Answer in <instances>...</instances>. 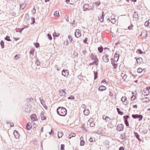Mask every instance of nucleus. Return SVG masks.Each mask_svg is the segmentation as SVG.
Returning <instances> with one entry per match:
<instances>
[{
	"mask_svg": "<svg viewBox=\"0 0 150 150\" xmlns=\"http://www.w3.org/2000/svg\"><path fill=\"white\" fill-rule=\"evenodd\" d=\"M57 114L59 115L64 116H65L67 113V110L66 109L63 107H59L57 109Z\"/></svg>",
	"mask_w": 150,
	"mask_h": 150,
	"instance_id": "obj_1",
	"label": "nucleus"
},
{
	"mask_svg": "<svg viewBox=\"0 0 150 150\" xmlns=\"http://www.w3.org/2000/svg\"><path fill=\"white\" fill-rule=\"evenodd\" d=\"M93 8V6H89V5L87 4H85L83 7V10L84 11L88 10H92Z\"/></svg>",
	"mask_w": 150,
	"mask_h": 150,
	"instance_id": "obj_2",
	"label": "nucleus"
},
{
	"mask_svg": "<svg viewBox=\"0 0 150 150\" xmlns=\"http://www.w3.org/2000/svg\"><path fill=\"white\" fill-rule=\"evenodd\" d=\"M92 59L93 61L92 62L89 64L90 65L95 64L96 66L98 65V59L96 57V56H94L92 58Z\"/></svg>",
	"mask_w": 150,
	"mask_h": 150,
	"instance_id": "obj_3",
	"label": "nucleus"
},
{
	"mask_svg": "<svg viewBox=\"0 0 150 150\" xmlns=\"http://www.w3.org/2000/svg\"><path fill=\"white\" fill-rule=\"evenodd\" d=\"M132 117L134 119L138 118L139 119V121H140L142 120L143 117L142 115H138V114L132 115Z\"/></svg>",
	"mask_w": 150,
	"mask_h": 150,
	"instance_id": "obj_4",
	"label": "nucleus"
},
{
	"mask_svg": "<svg viewBox=\"0 0 150 150\" xmlns=\"http://www.w3.org/2000/svg\"><path fill=\"white\" fill-rule=\"evenodd\" d=\"M129 117L128 115L125 116L123 117L125 124L127 127H129V125L128 121V119Z\"/></svg>",
	"mask_w": 150,
	"mask_h": 150,
	"instance_id": "obj_5",
	"label": "nucleus"
},
{
	"mask_svg": "<svg viewBox=\"0 0 150 150\" xmlns=\"http://www.w3.org/2000/svg\"><path fill=\"white\" fill-rule=\"evenodd\" d=\"M127 98L126 96H123L121 98V101L122 102L123 104L125 105H128V103L127 101Z\"/></svg>",
	"mask_w": 150,
	"mask_h": 150,
	"instance_id": "obj_6",
	"label": "nucleus"
},
{
	"mask_svg": "<svg viewBox=\"0 0 150 150\" xmlns=\"http://www.w3.org/2000/svg\"><path fill=\"white\" fill-rule=\"evenodd\" d=\"M75 36L77 38H79L81 35V34L80 31L79 29H76V30L75 33Z\"/></svg>",
	"mask_w": 150,
	"mask_h": 150,
	"instance_id": "obj_7",
	"label": "nucleus"
},
{
	"mask_svg": "<svg viewBox=\"0 0 150 150\" xmlns=\"http://www.w3.org/2000/svg\"><path fill=\"white\" fill-rule=\"evenodd\" d=\"M124 125L122 124H118L117 127V129L118 131H120L123 130Z\"/></svg>",
	"mask_w": 150,
	"mask_h": 150,
	"instance_id": "obj_8",
	"label": "nucleus"
},
{
	"mask_svg": "<svg viewBox=\"0 0 150 150\" xmlns=\"http://www.w3.org/2000/svg\"><path fill=\"white\" fill-rule=\"evenodd\" d=\"M119 55L117 53H115L113 59L112 61L115 62L116 63L117 62L119 59Z\"/></svg>",
	"mask_w": 150,
	"mask_h": 150,
	"instance_id": "obj_9",
	"label": "nucleus"
},
{
	"mask_svg": "<svg viewBox=\"0 0 150 150\" xmlns=\"http://www.w3.org/2000/svg\"><path fill=\"white\" fill-rule=\"evenodd\" d=\"M88 123L89 124L91 127H93L95 125V123L93 122V118H90L89 120Z\"/></svg>",
	"mask_w": 150,
	"mask_h": 150,
	"instance_id": "obj_10",
	"label": "nucleus"
},
{
	"mask_svg": "<svg viewBox=\"0 0 150 150\" xmlns=\"http://www.w3.org/2000/svg\"><path fill=\"white\" fill-rule=\"evenodd\" d=\"M142 93L144 96H147L149 93V91L148 88L146 87L144 88L142 91Z\"/></svg>",
	"mask_w": 150,
	"mask_h": 150,
	"instance_id": "obj_11",
	"label": "nucleus"
},
{
	"mask_svg": "<svg viewBox=\"0 0 150 150\" xmlns=\"http://www.w3.org/2000/svg\"><path fill=\"white\" fill-rule=\"evenodd\" d=\"M102 60L105 62H107L109 61L108 55H103L102 57Z\"/></svg>",
	"mask_w": 150,
	"mask_h": 150,
	"instance_id": "obj_12",
	"label": "nucleus"
},
{
	"mask_svg": "<svg viewBox=\"0 0 150 150\" xmlns=\"http://www.w3.org/2000/svg\"><path fill=\"white\" fill-rule=\"evenodd\" d=\"M34 124L32 122H28L26 125V129L28 130H29L32 127V124Z\"/></svg>",
	"mask_w": 150,
	"mask_h": 150,
	"instance_id": "obj_13",
	"label": "nucleus"
},
{
	"mask_svg": "<svg viewBox=\"0 0 150 150\" xmlns=\"http://www.w3.org/2000/svg\"><path fill=\"white\" fill-rule=\"evenodd\" d=\"M121 76L122 77V79L125 81H127L128 80L127 78V76L125 74H124L123 72H122L121 74Z\"/></svg>",
	"mask_w": 150,
	"mask_h": 150,
	"instance_id": "obj_14",
	"label": "nucleus"
},
{
	"mask_svg": "<svg viewBox=\"0 0 150 150\" xmlns=\"http://www.w3.org/2000/svg\"><path fill=\"white\" fill-rule=\"evenodd\" d=\"M69 74V71L67 70H64L62 71V74L65 76H67Z\"/></svg>",
	"mask_w": 150,
	"mask_h": 150,
	"instance_id": "obj_15",
	"label": "nucleus"
},
{
	"mask_svg": "<svg viewBox=\"0 0 150 150\" xmlns=\"http://www.w3.org/2000/svg\"><path fill=\"white\" fill-rule=\"evenodd\" d=\"M147 31L145 30H143L142 32L141 36L143 37H146L147 36Z\"/></svg>",
	"mask_w": 150,
	"mask_h": 150,
	"instance_id": "obj_16",
	"label": "nucleus"
},
{
	"mask_svg": "<svg viewBox=\"0 0 150 150\" xmlns=\"http://www.w3.org/2000/svg\"><path fill=\"white\" fill-rule=\"evenodd\" d=\"M13 134L14 136L16 139L20 137V135L19 133H18V132H17L16 130L14 131L13 132Z\"/></svg>",
	"mask_w": 150,
	"mask_h": 150,
	"instance_id": "obj_17",
	"label": "nucleus"
},
{
	"mask_svg": "<svg viewBox=\"0 0 150 150\" xmlns=\"http://www.w3.org/2000/svg\"><path fill=\"white\" fill-rule=\"evenodd\" d=\"M65 89L61 90L59 91V94L60 96H63L65 95L66 93L65 92Z\"/></svg>",
	"mask_w": 150,
	"mask_h": 150,
	"instance_id": "obj_18",
	"label": "nucleus"
},
{
	"mask_svg": "<svg viewBox=\"0 0 150 150\" xmlns=\"http://www.w3.org/2000/svg\"><path fill=\"white\" fill-rule=\"evenodd\" d=\"M137 63L138 64H140L142 62V59L141 57H139L136 59Z\"/></svg>",
	"mask_w": 150,
	"mask_h": 150,
	"instance_id": "obj_19",
	"label": "nucleus"
},
{
	"mask_svg": "<svg viewBox=\"0 0 150 150\" xmlns=\"http://www.w3.org/2000/svg\"><path fill=\"white\" fill-rule=\"evenodd\" d=\"M106 87L105 86H101L99 87L98 90L100 91H103L106 90Z\"/></svg>",
	"mask_w": 150,
	"mask_h": 150,
	"instance_id": "obj_20",
	"label": "nucleus"
},
{
	"mask_svg": "<svg viewBox=\"0 0 150 150\" xmlns=\"http://www.w3.org/2000/svg\"><path fill=\"white\" fill-rule=\"evenodd\" d=\"M30 117L31 120L33 121H35L37 120L36 115L35 114L32 115Z\"/></svg>",
	"mask_w": 150,
	"mask_h": 150,
	"instance_id": "obj_21",
	"label": "nucleus"
},
{
	"mask_svg": "<svg viewBox=\"0 0 150 150\" xmlns=\"http://www.w3.org/2000/svg\"><path fill=\"white\" fill-rule=\"evenodd\" d=\"M80 145L81 146H83L85 144V142L83 140V137H81L80 138Z\"/></svg>",
	"mask_w": 150,
	"mask_h": 150,
	"instance_id": "obj_22",
	"label": "nucleus"
},
{
	"mask_svg": "<svg viewBox=\"0 0 150 150\" xmlns=\"http://www.w3.org/2000/svg\"><path fill=\"white\" fill-rule=\"evenodd\" d=\"M103 118L107 122H109L110 120V119L109 117L105 115H103Z\"/></svg>",
	"mask_w": 150,
	"mask_h": 150,
	"instance_id": "obj_23",
	"label": "nucleus"
},
{
	"mask_svg": "<svg viewBox=\"0 0 150 150\" xmlns=\"http://www.w3.org/2000/svg\"><path fill=\"white\" fill-rule=\"evenodd\" d=\"M144 25L150 28V19L148 21L146 22Z\"/></svg>",
	"mask_w": 150,
	"mask_h": 150,
	"instance_id": "obj_24",
	"label": "nucleus"
},
{
	"mask_svg": "<svg viewBox=\"0 0 150 150\" xmlns=\"http://www.w3.org/2000/svg\"><path fill=\"white\" fill-rule=\"evenodd\" d=\"M53 15L55 17H59L60 16L59 11H55L54 12Z\"/></svg>",
	"mask_w": 150,
	"mask_h": 150,
	"instance_id": "obj_25",
	"label": "nucleus"
},
{
	"mask_svg": "<svg viewBox=\"0 0 150 150\" xmlns=\"http://www.w3.org/2000/svg\"><path fill=\"white\" fill-rule=\"evenodd\" d=\"M115 62L113 61H112V63L113 64L114 68L115 69H116L117 67V63H115Z\"/></svg>",
	"mask_w": 150,
	"mask_h": 150,
	"instance_id": "obj_26",
	"label": "nucleus"
},
{
	"mask_svg": "<svg viewBox=\"0 0 150 150\" xmlns=\"http://www.w3.org/2000/svg\"><path fill=\"white\" fill-rule=\"evenodd\" d=\"M149 101V99L147 97H145L142 99V101L144 102H147Z\"/></svg>",
	"mask_w": 150,
	"mask_h": 150,
	"instance_id": "obj_27",
	"label": "nucleus"
},
{
	"mask_svg": "<svg viewBox=\"0 0 150 150\" xmlns=\"http://www.w3.org/2000/svg\"><path fill=\"white\" fill-rule=\"evenodd\" d=\"M76 135V134L75 133H72L69 135L68 137L69 139H70L71 137H75Z\"/></svg>",
	"mask_w": 150,
	"mask_h": 150,
	"instance_id": "obj_28",
	"label": "nucleus"
},
{
	"mask_svg": "<svg viewBox=\"0 0 150 150\" xmlns=\"http://www.w3.org/2000/svg\"><path fill=\"white\" fill-rule=\"evenodd\" d=\"M83 113L85 115H87L89 113V111L88 110H85L84 111Z\"/></svg>",
	"mask_w": 150,
	"mask_h": 150,
	"instance_id": "obj_29",
	"label": "nucleus"
},
{
	"mask_svg": "<svg viewBox=\"0 0 150 150\" xmlns=\"http://www.w3.org/2000/svg\"><path fill=\"white\" fill-rule=\"evenodd\" d=\"M145 69H143L141 68H139L137 69V72L138 73H141L143 71V70H144Z\"/></svg>",
	"mask_w": 150,
	"mask_h": 150,
	"instance_id": "obj_30",
	"label": "nucleus"
},
{
	"mask_svg": "<svg viewBox=\"0 0 150 150\" xmlns=\"http://www.w3.org/2000/svg\"><path fill=\"white\" fill-rule=\"evenodd\" d=\"M63 135V133L62 132H59L58 134V136L59 138H60L62 137Z\"/></svg>",
	"mask_w": 150,
	"mask_h": 150,
	"instance_id": "obj_31",
	"label": "nucleus"
},
{
	"mask_svg": "<svg viewBox=\"0 0 150 150\" xmlns=\"http://www.w3.org/2000/svg\"><path fill=\"white\" fill-rule=\"evenodd\" d=\"M113 18L111 19V22L112 23H116V20L115 19L114 16H113Z\"/></svg>",
	"mask_w": 150,
	"mask_h": 150,
	"instance_id": "obj_32",
	"label": "nucleus"
},
{
	"mask_svg": "<svg viewBox=\"0 0 150 150\" xmlns=\"http://www.w3.org/2000/svg\"><path fill=\"white\" fill-rule=\"evenodd\" d=\"M117 110L119 114L122 115H123L124 113L122 111H120V109L118 108H117Z\"/></svg>",
	"mask_w": 150,
	"mask_h": 150,
	"instance_id": "obj_33",
	"label": "nucleus"
},
{
	"mask_svg": "<svg viewBox=\"0 0 150 150\" xmlns=\"http://www.w3.org/2000/svg\"><path fill=\"white\" fill-rule=\"evenodd\" d=\"M137 52L138 54H141L142 53H144L145 52H143L141 50L138 49L137 51Z\"/></svg>",
	"mask_w": 150,
	"mask_h": 150,
	"instance_id": "obj_34",
	"label": "nucleus"
},
{
	"mask_svg": "<svg viewBox=\"0 0 150 150\" xmlns=\"http://www.w3.org/2000/svg\"><path fill=\"white\" fill-rule=\"evenodd\" d=\"M98 49L99 51L101 53L103 52V48L102 47H99L98 48Z\"/></svg>",
	"mask_w": 150,
	"mask_h": 150,
	"instance_id": "obj_35",
	"label": "nucleus"
},
{
	"mask_svg": "<svg viewBox=\"0 0 150 150\" xmlns=\"http://www.w3.org/2000/svg\"><path fill=\"white\" fill-rule=\"evenodd\" d=\"M134 134H135V136L136 137L137 139L139 140L140 141L141 140L139 138V135L136 132Z\"/></svg>",
	"mask_w": 150,
	"mask_h": 150,
	"instance_id": "obj_36",
	"label": "nucleus"
},
{
	"mask_svg": "<svg viewBox=\"0 0 150 150\" xmlns=\"http://www.w3.org/2000/svg\"><path fill=\"white\" fill-rule=\"evenodd\" d=\"M136 96L134 95H133L132 96V97L131 98V100H134L136 99Z\"/></svg>",
	"mask_w": 150,
	"mask_h": 150,
	"instance_id": "obj_37",
	"label": "nucleus"
},
{
	"mask_svg": "<svg viewBox=\"0 0 150 150\" xmlns=\"http://www.w3.org/2000/svg\"><path fill=\"white\" fill-rule=\"evenodd\" d=\"M5 40L8 41H11V39H10V37L8 36H6L5 38Z\"/></svg>",
	"mask_w": 150,
	"mask_h": 150,
	"instance_id": "obj_38",
	"label": "nucleus"
},
{
	"mask_svg": "<svg viewBox=\"0 0 150 150\" xmlns=\"http://www.w3.org/2000/svg\"><path fill=\"white\" fill-rule=\"evenodd\" d=\"M95 4L96 5L98 6L100 5V1H98L96 2Z\"/></svg>",
	"mask_w": 150,
	"mask_h": 150,
	"instance_id": "obj_39",
	"label": "nucleus"
},
{
	"mask_svg": "<svg viewBox=\"0 0 150 150\" xmlns=\"http://www.w3.org/2000/svg\"><path fill=\"white\" fill-rule=\"evenodd\" d=\"M31 20L32 21V23H31V24H32L34 23L35 22V18L33 17L31 18Z\"/></svg>",
	"mask_w": 150,
	"mask_h": 150,
	"instance_id": "obj_40",
	"label": "nucleus"
},
{
	"mask_svg": "<svg viewBox=\"0 0 150 150\" xmlns=\"http://www.w3.org/2000/svg\"><path fill=\"white\" fill-rule=\"evenodd\" d=\"M64 145L63 144H62L61 145V150H64Z\"/></svg>",
	"mask_w": 150,
	"mask_h": 150,
	"instance_id": "obj_41",
	"label": "nucleus"
},
{
	"mask_svg": "<svg viewBox=\"0 0 150 150\" xmlns=\"http://www.w3.org/2000/svg\"><path fill=\"white\" fill-rule=\"evenodd\" d=\"M99 20L100 21V22H102L103 21V16H100V18H99Z\"/></svg>",
	"mask_w": 150,
	"mask_h": 150,
	"instance_id": "obj_42",
	"label": "nucleus"
},
{
	"mask_svg": "<svg viewBox=\"0 0 150 150\" xmlns=\"http://www.w3.org/2000/svg\"><path fill=\"white\" fill-rule=\"evenodd\" d=\"M0 44L2 48H3L4 47V42L3 41H1V42Z\"/></svg>",
	"mask_w": 150,
	"mask_h": 150,
	"instance_id": "obj_43",
	"label": "nucleus"
},
{
	"mask_svg": "<svg viewBox=\"0 0 150 150\" xmlns=\"http://www.w3.org/2000/svg\"><path fill=\"white\" fill-rule=\"evenodd\" d=\"M41 118L42 120H44L46 119V116L43 115H42V116H41Z\"/></svg>",
	"mask_w": 150,
	"mask_h": 150,
	"instance_id": "obj_44",
	"label": "nucleus"
},
{
	"mask_svg": "<svg viewBox=\"0 0 150 150\" xmlns=\"http://www.w3.org/2000/svg\"><path fill=\"white\" fill-rule=\"evenodd\" d=\"M94 73V79H96L98 77V74L97 72Z\"/></svg>",
	"mask_w": 150,
	"mask_h": 150,
	"instance_id": "obj_45",
	"label": "nucleus"
},
{
	"mask_svg": "<svg viewBox=\"0 0 150 150\" xmlns=\"http://www.w3.org/2000/svg\"><path fill=\"white\" fill-rule=\"evenodd\" d=\"M68 38L69 40H70V42H71V41L72 40V37L70 35H69L68 36Z\"/></svg>",
	"mask_w": 150,
	"mask_h": 150,
	"instance_id": "obj_46",
	"label": "nucleus"
},
{
	"mask_svg": "<svg viewBox=\"0 0 150 150\" xmlns=\"http://www.w3.org/2000/svg\"><path fill=\"white\" fill-rule=\"evenodd\" d=\"M64 44L65 45H67L69 44V42L67 40L65 41L64 42Z\"/></svg>",
	"mask_w": 150,
	"mask_h": 150,
	"instance_id": "obj_47",
	"label": "nucleus"
},
{
	"mask_svg": "<svg viewBox=\"0 0 150 150\" xmlns=\"http://www.w3.org/2000/svg\"><path fill=\"white\" fill-rule=\"evenodd\" d=\"M34 45L36 47L38 48L39 47V44L38 43H34Z\"/></svg>",
	"mask_w": 150,
	"mask_h": 150,
	"instance_id": "obj_48",
	"label": "nucleus"
},
{
	"mask_svg": "<svg viewBox=\"0 0 150 150\" xmlns=\"http://www.w3.org/2000/svg\"><path fill=\"white\" fill-rule=\"evenodd\" d=\"M110 50L109 48H105L104 49V52L105 53L107 52H109Z\"/></svg>",
	"mask_w": 150,
	"mask_h": 150,
	"instance_id": "obj_49",
	"label": "nucleus"
},
{
	"mask_svg": "<svg viewBox=\"0 0 150 150\" xmlns=\"http://www.w3.org/2000/svg\"><path fill=\"white\" fill-rule=\"evenodd\" d=\"M20 57V55L17 54L15 56V59H16L19 58Z\"/></svg>",
	"mask_w": 150,
	"mask_h": 150,
	"instance_id": "obj_50",
	"label": "nucleus"
},
{
	"mask_svg": "<svg viewBox=\"0 0 150 150\" xmlns=\"http://www.w3.org/2000/svg\"><path fill=\"white\" fill-rule=\"evenodd\" d=\"M47 36H48V38H49V39L50 40H52V37L51 36V35H50L49 34H48L47 35Z\"/></svg>",
	"mask_w": 150,
	"mask_h": 150,
	"instance_id": "obj_51",
	"label": "nucleus"
},
{
	"mask_svg": "<svg viewBox=\"0 0 150 150\" xmlns=\"http://www.w3.org/2000/svg\"><path fill=\"white\" fill-rule=\"evenodd\" d=\"M133 27V25H130V26H129L128 27V29H129V30H131V29H132V27Z\"/></svg>",
	"mask_w": 150,
	"mask_h": 150,
	"instance_id": "obj_52",
	"label": "nucleus"
},
{
	"mask_svg": "<svg viewBox=\"0 0 150 150\" xmlns=\"http://www.w3.org/2000/svg\"><path fill=\"white\" fill-rule=\"evenodd\" d=\"M87 41V38H86L85 39L83 40V42L86 43Z\"/></svg>",
	"mask_w": 150,
	"mask_h": 150,
	"instance_id": "obj_53",
	"label": "nucleus"
},
{
	"mask_svg": "<svg viewBox=\"0 0 150 150\" xmlns=\"http://www.w3.org/2000/svg\"><path fill=\"white\" fill-rule=\"evenodd\" d=\"M89 141L91 142H92L93 141V139L92 138H90L89 139Z\"/></svg>",
	"mask_w": 150,
	"mask_h": 150,
	"instance_id": "obj_54",
	"label": "nucleus"
},
{
	"mask_svg": "<svg viewBox=\"0 0 150 150\" xmlns=\"http://www.w3.org/2000/svg\"><path fill=\"white\" fill-rule=\"evenodd\" d=\"M119 150H124V148L123 147H121L119 149Z\"/></svg>",
	"mask_w": 150,
	"mask_h": 150,
	"instance_id": "obj_55",
	"label": "nucleus"
},
{
	"mask_svg": "<svg viewBox=\"0 0 150 150\" xmlns=\"http://www.w3.org/2000/svg\"><path fill=\"white\" fill-rule=\"evenodd\" d=\"M83 53L84 54H85L86 53V50H84L83 51Z\"/></svg>",
	"mask_w": 150,
	"mask_h": 150,
	"instance_id": "obj_56",
	"label": "nucleus"
},
{
	"mask_svg": "<svg viewBox=\"0 0 150 150\" xmlns=\"http://www.w3.org/2000/svg\"><path fill=\"white\" fill-rule=\"evenodd\" d=\"M133 107L137 108V105H134L133 106Z\"/></svg>",
	"mask_w": 150,
	"mask_h": 150,
	"instance_id": "obj_57",
	"label": "nucleus"
},
{
	"mask_svg": "<svg viewBox=\"0 0 150 150\" xmlns=\"http://www.w3.org/2000/svg\"><path fill=\"white\" fill-rule=\"evenodd\" d=\"M107 83V82L105 80H104L103 81H102V83Z\"/></svg>",
	"mask_w": 150,
	"mask_h": 150,
	"instance_id": "obj_58",
	"label": "nucleus"
},
{
	"mask_svg": "<svg viewBox=\"0 0 150 150\" xmlns=\"http://www.w3.org/2000/svg\"><path fill=\"white\" fill-rule=\"evenodd\" d=\"M70 1V0H66V2L67 3H69Z\"/></svg>",
	"mask_w": 150,
	"mask_h": 150,
	"instance_id": "obj_59",
	"label": "nucleus"
},
{
	"mask_svg": "<svg viewBox=\"0 0 150 150\" xmlns=\"http://www.w3.org/2000/svg\"><path fill=\"white\" fill-rule=\"evenodd\" d=\"M41 115H44V112H41Z\"/></svg>",
	"mask_w": 150,
	"mask_h": 150,
	"instance_id": "obj_60",
	"label": "nucleus"
},
{
	"mask_svg": "<svg viewBox=\"0 0 150 150\" xmlns=\"http://www.w3.org/2000/svg\"><path fill=\"white\" fill-rule=\"evenodd\" d=\"M146 88H148V89L149 91V90H150V87H147Z\"/></svg>",
	"mask_w": 150,
	"mask_h": 150,
	"instance_id": "obj_61",
	"label": "nucleus"
},
{
	"mask_svg": "<svg viewBox=\"0 0 150 150\" xmlns=\"http://www.w3.org/2000/svg\"><path fill=\"white\" fill-rule=\"evenodd\" d=\"M45 109H47V106H45Z\"/></svg>",
	"mask_w": 150,
	"mask_h": 150,
	"instance_id": "obj_62",
	"label": "nucleus"
},
{
	"mask_svg": "<svg viewBox=\"0 0 150 150\" xmlns=\"http://www.w3.org/2000/svg\"><path fill=\"white\" fill-rule=\"evenodd\" d=\"M49 1V0H45V2H47V1Z\"/></svg>",
	"mask_w": 150,
	"mask_h": 150,
	"instance_id": "obj_63",
	"label": "nucleus"
},
{
	"mask_svg": "<svg viewBox=\"0 0 150 150\" xmlns=\"http://www.w3.org/2000/svg\"><path fill=\"white\" fill-rule=\"evenodd\" d=\"M134 2H135L137 1V0H132Z\"/></svg>",
	"mask_w": 150,
	"mask_h": 150,
	"instance_id": "obj_64",
	"label": "nucleus"
}]
</instances>
